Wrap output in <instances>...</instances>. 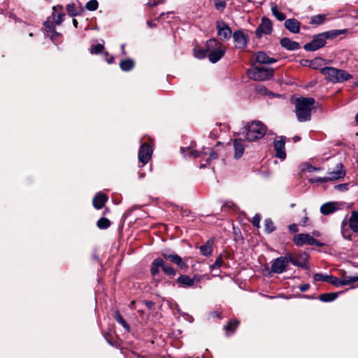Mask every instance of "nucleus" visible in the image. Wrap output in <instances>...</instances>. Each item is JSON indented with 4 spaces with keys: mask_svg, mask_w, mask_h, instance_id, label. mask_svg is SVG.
<instances>
[{
    "mask_svg": "<svg viewBox=\"0 0 358 358\" xmlns=\"http://www.w3.org/2000/svg\"><path fill=\"white\" fill-rule=\"evenodd\" d=\"M315 101L311 97H299L295 101V112L299 122L309 121Z\"/></svg>",
    "mask_w": 358,
    "mask_h": 358,
    "instance_id": "nucleus-1",
    "label": "nucleus"
},
{
    "mask_svg": "<svg viewBox=\"0 0 358 358\" xmlns=\"http://www.w3.org/2000/svg\"><path fill=\"white\" fill-rule=\"evenodd\" d=\"M267 127L259 121L248 122L243 128L242 134L250 142L255 141L264 137L266 134Z\"/></svg>",
    "mask_w": 358,
    "mask_h": 358,
    "instance_id": "nucleus-2",
    "label": "nucleus"
},
{
    "mask_svg": "<svg viewBox=\"0 0 358 358\" xmlns=\"http://www.w3.org/2000/svg\"><path fill=\"white\" fill-rule=\"evenodd\" d=\"M341 234L343 237L348 241L352 239V233L358 234V212L352 211L350 217H345L341 225Z\"/></svg>",
    "mask_w": 358,
    "mask_h": 358,
    "instance_id": "nucleus-3",
    "label": "nucleus"
},
{
    "mask_svg": "<svg viewBox=\"0 0 358 358\" xmlns=\"http://www.w3.org/2000/svg\"><path fill=\"white\" fill-rule=\"evenodd\" d=\"M320 72L327 80L333 83H343L352 78V75L345 70L331 66L321 69Z\"/></svg>",
    "mask_w": 358,
    "mask_h": 358,
    "instance_id": "nucleus-4",
    "label": "nucleus"
},
{
    "mask_svg": "<svg viewBox=\"0 0 358 358\" xmlns=\"http://www.w3.org/2000/svg\"><path fill=\"white\" fill-rule=\"evenodd\" d=\"M206 46L208 51V57L212 63L218 62L225 54L226 48L215 38L208 40Z\"/></svg>",
    "mask_w": 358,
    "mask_h": 358,
    "instance_id": "nucleus-5",
    "label": "nucleus"
},
{
    "mask_svg": "<svg viewBox=\"0 0 358 358\" xmlns=\"http://www.w3.org/2000/svg\"><path fill=\"white\" fill-rule=\"evenodd\" d=\"M247 74L250 79L254 80H265L273 77V70L268 68L253 67L248 70Z\"/></svg>",
    "mask_w": 358,
    "mask_h": 358,
    "instance_id": "nucleus-6",
    "label": "nucleus"
},
{
    "mask_svg": "<svg viewBox=\"0 0 358 358\" xmlns=\"http://www.w3.org/2000/svg\"><path fill=\"white\" fill-rule=\"evenodd\" d=\"M294 243L297 246H302L304 244L309 245L322 246L323 244L317 239L314 238L308 234H299L294 237Z\"/></svg>",
    "mask_w": 358,
    "mask_h": 358,
    "instance_id": "nucleus-7",
    "label": "nucleus"
},
{
    "mask_svg": "<svg viewBox=\"0 0 358 358\" xmlns=\"http://www.w3.org/2000/svg\"><path fill=\"white\" fill-rule=\"evenodd\" d=\"M289 262L292 263L293 265L301 267L306 268L307 263L309 259V255L306 252H302L300 254H287Z\"/></svg>",
    "mask_w": 358,
    "mask_h": 358,
    "instance_id": "nucleus-8",
    "label": "nucleus"
},
{
    "mask_svg": "<svg viewBox=\"0 0 358 358\" xmlns=\"http://www.w3.org/2000/svg\"><path fill=\"white\" fill-rule=\"evenodd\" d=\"M273 31L272 22L266 17H263L261 23L255 30V36L260 38L263 34H271Z\"/></svg>",
    "mask_w": 358,
    "mask_h": 358,
    "instance_id": "nucleus-9",
    "label": "nucleus"
},
{
    "mask_svg": "<svg viewBox=\"0 0 358 358\" xmlns=\"http://www.w3.org/2000/svg\"><path fill=\"white\" fill-rule=\"evenodd\" d=\"M289 259L287 255L275 259L271 264V271L275 273H282L288 266Z\"/></svg>",
    "mask_w": 358,
    "mask_h": 358,
    "instance_id": "nucleus-10",
    "label": "nucleus"
},
{
    "mask_svg": "<svg viewBox=\"0 0 358 358\" xmlns=\"http://www.w3.org/2000/svg\"><path fill=\"white\" fill-rule=\"evenodd\" d=\"M326 44V41L322 34H319L313 37V39L304 45V49L307 51H315Z\"/></svg>",
    "mask_w": 358,
    "mask_h": 358,
    "instance_id": "nucleus-11",
    "label": "nucleus"
},
{
    "mask_svg": "<svg viewBox=\"0 0 358 358\" xmlns=\"http://www.w3.org/2000/svg\"><path fill=\"white\" fill-rule=\"evenodd\" d=\"M217 35L221 41H227L231 38V30L229 25L222 20L216 22Z\"/></svg>",
    "mask_w": 358,
    "mask_h": 358,
    "instance_id": "nucleus-12",
    "label": "nucleus"
},
{
    "mask_svg": "<svg viewBox=\"0 0 358 358\" xmlns=\"http://www.w3.org/2000/svg\"><path fill=\"white\" fill-rule=\"evenodd\" d=\"M152 154V149L148 143H143L138 151V161L143 165L146 164L151 159Z\"/></svg>",
    "mask_w": 358,
    "mask_h": 358,
    "instance_id": "nucleus-13",
    "label": "nucleus"
},
{
    "mask_svg": "<svg viewBox=\"0 0 358 358\" xmlns=\"http://www.w3.org/2000/svg\"><path fill=\"white\" fill-rule=\"evenodd\" d=\"M336 168H337V170L336 171L330 172V173H329L328 176L324 177V178H319L316 179V181L321 182H325L329 180H338V179L343 178L345 175V173L342 169L343 165L341 164H339Z\"/></svg>",
    "mask_w": 358,
    "mask_h": 358,
    "instance_id": "nucleus-14",
    "label": "nucleus"
},
{
    "mask_svg": "<svg viewBox=\"0 0 358 358\" xmlns=\"http://www.w3.org/2000/svg\"><path fill=\"white\" fill-rule=\"evenodd\" d=\"M201 280L202 276L201 275H194L192 278H191L188 275H181L178 278L177 282L184 287H194L195 284L200 282Z\"/></svg>",
    "mask_w": 358,
    "mask_h": 358,
    "instance_id": "nucleus-15",
    "label": "nucleus"
},
{
    "mask_svg": "<svg viewBox=\"0 0 358 358\" xmlns=\"http://www.w3.org/2000/svg\"><path fill=\"white\" fill-rule=\"evenodd\" d=\"M285 144V141L283 137H280V139L275 140L273 143L274 149L276 152L275 156L281 159L286 157Z\"/></svg>",
    "mask_w": 358,
    "mask_h": 358,
    "instance_id": "nucleus-16",
    "label": "nucleus"
},
{
    "mask_svg": "<svg viewBox=\"0 0 358 358\" xmlns=\"http://www.w3.org/2000/svg\"><path fill=\"white\" fill-rule=\"evenodd\" d=\"M162 256L166 260H169L176 264L181 269L187 268V265L182 261V259L176 254H169L167 252H163Z\"/></svg>",
    "mask_w": 358,
    "mask_h": 358,
    "instance_id": "nucleus-17",
    "label": "nucleus"
},
{
    "mask_svg": "<svg viewBox=\"0 0 358 358\" xmlns=\"http://www.w3.org/2000/svg\"><path fill=\"white\" fill-rule=\"evenodd\" d=\"M233 38L235 43L236 48L241 49L246 47L247 38L243 31H236L233 34Z\"/></svg>",
    "mask_w": 358,
    "mask_h": 358,
    "instance_id": "nucleus-18",
    "label": "nucleus"
},
{
    "mask_svg": "<svg viewBox=\"0 0 358 358\" xmlns=\"http://www.w3.org/2000/svg\"><path fill=\"white\" fill-rule=\"evenodd\" d=\"M285 28L293 34L300 31L301 22L295 18L287 19L284 24Z\"/></svg>",
    "mask_w": 358,
    "mask_h": 358,
    "instance_id": "nucleus-19",
    "label": "nucleus"
},
{
    "mask_svg": "<svg viewBox=\"0 0 358 358\" xmlns=\"http://www.w3.org/2000/svg\"><path fill=\"white\" fill-rule=\"evenodd\" d=\"M107 200L108 197L105 194L98 193L93 199V206L96 209L99 210L104 206Z\"/></svg>",
    "mask_w": 358,
    "mask_h": 358,
    "instance_id": "nucleus-20",
    "label": "nucleus"
},
{
    "mask_svg": "<svg viewBox=\"0 0 358 358\" xmlns=\"http://www.w3.org/2000/svg\"><path fill=\"white\" fill-rule=\"evenodd\" d=\"M233 144L234 148V157L235 159H238L241 158L244 153L245 148L241 138H237L234 141Z\"/></svg>",
    "mask_w": 358,
    "mask_h": 358,
    "instance_id": "nucleus-21",
    "label": "nucleus"
},
{
    "mask_svg": "<svg viewBox=\"0 0 358 358\" xmlns=\"http://www.w3.org/2000/svg\"><path fill=\"white\" fill-rule=\"evenodd\" d=\"M280 45L288 50H296L300 48L299 43L292 41L289 38L286 37L281 38Z\"/></svg>",
    "mask_w": 358,
    "mask_h": 358,
    "instance_id": "nucleus-22",
    "label": "nucleus"
},
{
    "mask_svg": "<svg viewBox=\"0 0 358 358\" xmlns=\"http://www.w3.org/2000/svg\"><path fill=\"white\" fill-rule=\"evenodd\" d=\"M63 7L62 6H56L53 7V20L56 24L59 25L62 21L65 14L62 12Z\"/></svg>",
    "mask_w": 358,
    "mask_h": 358,
    "instance_id": "nucleus-23",
    "label": "nucleus"
},
{
    "mask_svg": "<svg viewBox=\"0 0 358 358\" xmlns=\"http://www.w3.org/2000/svg\"><path fill=\"white\" fill-rule=\"evenodd\" d=\"M338 203L336 202H329L323 204L320 208V212L323 215H329L338 209Z\"/></svg>",
    "mask_w": 358,
    "mask_h": 358,
    "instance_id": "nucleus-24",
    "label": "nucleus"
},
{
    "mask_svg": "<svg viewBox=\"0 0 358 358\" xmlns=\"http://www.w3.org/2000/svg\"><path fill=\"white\" fill-rule=\"evenodd\" d=\"M255 59L259 64H271L276 61L275 59L268 57L264 52H258L256 54Z\"/></svg>",
    "mask_w": 358,
    "mask_h": 358,
    "instance_id": "nucleus-25",
    "label": "nucleus"
},
{
    "mask_svg": "<svg viewBox=\"0 0 358 358\" xmlns=\"http://www.w3.org/2000/svg\"><path fill=\"white\" fill-rule=\"evenodd\" d=\"M347 31L346 29H334L322 33L324 39H334L340 34H345Z\"/></svg>",
    "mask_w": 358,
    "mask_h": 358,
    "instance_id": "nucleus-26",
    "label": "nucleus"
},
{
    "mask_svg": "<svg viewBox=\"0 0 358 358\" xmlns=\"http://www.w3.org/2000/svg\"><path fill=\"white\" fill-rule=\"evenodd\" d=\"M134 61L131 59H123L120 62V67L123 71H131L134 67Z\"/></svg>",
    "mask_w": 358,
    "mask_h": 358,
    "instance_id": "nucleus-27",
    "label": "nucleus"
},
{
    "mask_svg": "<svg viewBox=\"0 0 358 358\" xmlns=\"http://www.w3.org/2000/svg\"><path fill=\"white\" fill-rule=\"evenodd\" d=\"M162 264V258H157L154 259V261L152 263L151 268H150V273L152 276H155L157 275L159 272V268H161Z\"/></svg>",
    "mask_w": 358,
    "mask_h": 358,
    "instance_id": "nucleus-28",
    "label": "nucleus"
},
{
    "mask_svg": "<svg viewBox=\"0 0 358 358\" xmlns=\"http://www.w3.org/2000/svg\"><path fill=\"white\" fill-rule=\"evenodd\" d=\"M213 241L208 240L204 245L200 247L201 253L204 256H209L212 253Z\"/></svg>",
    "mask_w": 358,
    "mask_h": 358,
    "instance_id": "nucleus-29",
    "label": "nucleus"
},
{
    "mask_svg": "<svg viewBox=\"0 0 358 358\" xmlns=\"http://www.w3.org/2000/svg\"><path fill=\"white\" fill-rule=\"evenodd\" d=\"M338 296V293L331 292V293H324L322 294L319 296V299L320 301L324 302H330L335 300Z\"/></svg>",
    "mask_w": 358,
    "mask_h": 358,
    "instance_id": "nucleus-30",
    "label": "nucleus"
},
{
    "mask_svg": "<svg viewBox=\"0 0 358 358\" xmlns=\"http://www.w3.org/2000/svg\"><path fill=\"white\" fill-rule=\"evenodd\" d=\"M162 271L169 275L174 276L176 273V270L169 264L166 263L162 259V264L161 266Z\"/></svg>",
    "mask_w": 358,
    "mask_h": 358,
    "instance_id": "nucleus-31",
    "label": "nucleus"
},
{
    "mask_svg": "<svg viewBox=\"0 0 358 358\" xmlns=\"http://www.w3.org/2000/svg\"><path fill=\"white\" fill-rule=\"evenodd\" d=\"M181 152L185 157H197L199 156L198 152L189 147L181 148Z\"/></svg>",
    "mask_w": 358,
    "mask_h": 358,
    "instance_id": "nucleus-32",
    "label": "nucleus"
},
{
    "mask_svg": "<svg viewBox=\"0 0 358 358\" xmlns=\"http://www.w3.org/2000/svg\"><path fill=\"white\" fill-rule=\"evenodd\" d=\"M271 13L276 17V19L279 21H283L285 20V15L279 11L276 5H274L271 7Z\"/></svg>",
    "mask_w": 358,
    "mask_h": 358,
    "instance_id": "nucleus-33",
    "label": "nucleus"
},
{
    "mask_svg": "<svg viewBox=\"0 0 358 358\" xmlns=\"http://www.w3.org/2000/svg\"><path fill=\"white\" fill-rule=\"evenodd\" d=\"M110 221L106 217L100 218L96 222V225L100 229H106L110 226Z\"/></svg>",
    "mask_w": 358,
    "mask_h": 358,
    "instance_id": "nucleus-34",
    "label": "nucleus"
},
{
    "mask_svg": "<svg viewBox=\"0 0 358 358\" xmlns=\"http://www.w3.org/2000/svg\"><path fill=\"white\" fill-rule=\"evenodd\" d=\"M265 231L267 234H271L275 230V227L273 222L270 218H266L264 220Z\"/></svg>",
    "mask_w": 358,
    "mask_h": 358,
    "instance_id": "nucleus-35",
    "label": "nucleus"
},
{
    "mask_svg": "<svg viewBox=\"0 0 358 358\" xmlns=\"http://www.w3.org/2000/svg\"><path fill=\"white\" fill-rule=\"evenodd\" d=\"M325 20H326L325 15L319 14V15L313 16L310 19V23L313 24H321L325 21Z\"/></svg>",
    "mask_w": 358,
    "mask_h": 358,
    "instance_id": "nucleus-36",
    "label": "nucleus"
},
{
    "mask_svg": "<svg viewBox=\"0 0 358 358\" xmlns=\"http://www.w3.org/2000/svg\"><path fill=\"white\" fill-rule=\"evenodd\" d=\"M115 319L117 322L121 324L127 331H129L130 330L129 325L126 322L119 311L115 312Z\"/></svg>",
    "mask_w": 358,
    "mask_h": 358,
    "instance_id": "nucleus-37",
    "label": "nucleus"
},
{
    "mask_svg": "<svg viewBox=\"0 0 358 358\" xmlns=\"http://www.w3.org/2000/svg\"><path fill=\"white\" fill-rule=\"evenodd\" d=\"M238 324L239 322L237 320H230L227 322V324L224 326V328L227 331L234 332L237 328Z\"/></svg>",
    "mask_w": 358,
    "mask_h": 358,
    "instance_id": "nucleus-38",
    "label": "nucleus"
},
{
    "mask_svg": "<svg viewBox=\"0 0 358 358\" xmlns=\"http://www.w3.org/2000/svg\"><path fill=\"white\" fill-rule=\"evenodd\" d=\"M341 280L342 282V286L351 285L358 281V276H343Z\"/></svg>",
    "mask_w": 358,
    "mask_h": 358,
    "instance_id": "nucleus-39",
    "label": "nucleus"
},
{
    "mask_svg": "<svg viewBox=\"0 0 358 358\" xmlns=\"http://www.w3.org/2000/svg\"><path fill=\"white\" fill-rule=\"evenodd\" d=\"M327 282L334 285L336 287L342 286V282H341V279H339L334 275H329V276L328 278Z\"/></svg>",
    "mask_w": 358,
    "mask_h": 358,
    "instance_id": "nucleus-40",
    "label": "nucleus"
},
{
    "mask_svg": "<svg viewBox=\"0 0 358 358\" xmlns=\"http://www.w3.org/2000/svg\"><path fill=\"white\" fill-rule=\"evenodd\" d=\"M99 3L96 0H90L86 3L85 8L91 11L96 10L98 8Z\"/></svg>",
    "mask_w": 358,
    "mask_h": 358,
    "instance_id": "nucleus-41",
    "label": "nucleus"
},
{
    "mask_svg": "<svg viewBox=\"0 0 358 358\" xmlns=\"http://www.w3.org/2000/svg\"><path fill=\"white\" fill-rule=\"evenodd\" d=\"M214 5L217 10L222 12L227 6L226 1L222 0H214Z\"/></svg>",
    "mask_w": 358,
    "mask_h": 358,
    "instance_id": "nucleus-42",
    "label": "nucleus"
},
{
    "mask_svg": "<svg viewBox=\"0 0 358 358\" xmlns=\"http://www.w3.org/2000/svg\"><path fill=\"white\" fill-rule=\"evenodd\" d=\"M104 49V46L102 44H96L92 45L90 48V52L92 54H99L101 53Z\"/></svg>",
    "mask_w": 358,
    "mask_h": 358,
    "instance_id": "nucleus-43",
    "label": "nucleus"
},
{
    "mask_svg": "<svg viewBox=\"0 0 358 358\" xmlns=\"http://www.w3.org/2000/svg\"><path fill=\"white\" fill-rule=\"evenodd\" d=\"M255 90L256 92L259 94H262V95H270L272 93L271 92H269L264 85H258L256 86V88H255Z\"/></svg>",
    "mask_w": 358,
    "mask_h": 358,
    "instance_id": "nucleus-44",
    "label": "nucleus"
},
{
    "mask_svg": "<svg viewBox=\"0 0 358 358\" xmlns=\"http://www.w3.org/2000/svg\"><path fill=\"white\" fill-rule=\"evenodd\" d=\"M207 52H208V51L207 50V47L206 46V48L203 50H195L194 56L199 59H203L207 56Z\"/></svg>",
    "mask_w": 358,
    "mask_h": 358,
    "instance_id": "nucleus-45",
    "label": "nucleus"
},
{
    "mask_svg": "<svg viewBox=\"0 0 358 358\" xmlns=\"http://www.w3.org/2000/svg\"><path fill=\"white\" fill-rule=\"evenodd\" d=\"M66 10H67L68 14L71 17L76 16L78 14L76 10V6H75L74 3L68 4L66 6Z\"/></svg>",
    "mask_w": 358,
    "mask_h": 358,
    "instance_id": "nucleus-46",
    "label": "nucleus"
},
{
    "mask_svg": "<svg viewBox=\"0 0 358 358\" xmlns=\"http://www.w3.org/2000/svg\"><path fill=\"white\" fill-rule=\"evenodd\" d=\"M44 26L48 36H49V33H51L55 29L54 23L48 20L44 22Z\"/></svg>",
    "mask_w": 358,
    "mask_h": 358,
    "instance_id": "nucleus-47",
    "label": "nucleus"
},
{
    "mask_svg": "<svg viewBox=\"0 0 358 358\" xmlns=\"http://www.w3.org/2000/svg\"><path fill=\"white\" fill-rule=\"evenodd\" d=\"M224 264V259L222 257H218L215 263L211 266V269L218 268Z\"/></svg>",
    "mask_w": 358,
    "mask_h": 358,
    "instance_id": "nucleus-48",
    "label": "nucleus"
},
{
    "mask_svg": "<svg viewBox=\"0 0 358 358\" xmlns=\"http://www.w3.org/2000/svg\"><path fill=\"white\" fill-rule=\"evenodd\" d=\"M329 275H323L322 273H316L314 275V279L317 281L327 282Z\"/></svg>",
    "mask_w": 358,
    "mask_h": 358,
    "instance_id": "nucleus-49",
    "label": "nucleus"
},
{
    "mask_svg": "<svg viewBox=\"0 0 358 358\" xmlns=\"http://www.w3.org/2000/svg\"><path fill=\"white\" fill-rule=\"evenodd\" d=\"M260 220H261V216L257 214L252 217V224H253V226L259 228Z\"/></svg>",
    "mask_w": 358,
    "mask_h": 358,
    "instance_id": "nucleus-50",
    "label": "nucleus"
},
{
    "mask_svg": "<svg viewBox=\"0 0 358 358\" xmlns=\"http://www.w3.org/2000/svg\"><path fill=\"white\" fill-rule=\"evenodd\" d=\"M162 2L163 1H160V0H149L148 1V3H146V5L148 7H152V6H157L159 3H162Z\"/></svg>",
    "mask_w": 358,
    "mask_h": 358,
    "instance_id": "nucleus-51",
    "label": "nucleus"
},
{
    "mask_svg": "<svg viewBox=\"0 0 358 358\" xmlns=\"http://www.w3.org/2000/svg\"><path fill=\"white\" fill-rule=\"evenodd\" d=\"M289 229L291 232L295 233L298 231V227L296 224H292L289 226Z\"/></svg>",
    "mask_w": 358,
    "mask_h": 358,
    "instance_id": "nucleus-52",
    "label": "nucleus"
},
{
    "mask_svg": "<svg viewBox=\"0 0 358 358\" xmlns=\"http://www.w3.org/2000/svg\"><path fill=\"white\" fill-rule=\"evenodd\" d=\"M310 288L309 284H303L299 286V289L301 292H306Z\"/></svg>",
    "mask_w": 358,
    "mask_h": 358,
    "instance_id": "nucleus-53",
    "label": "nucleus"
},
{
    "mask_svg": "<svg viewBox=\"0 0 358 358\" xmlns=\"http://www.w3.org/2000/svg\"><path fill=\"white\" fill-rule=\"evenodd\" d=\"M50 34H51L49 35V36L52 41H54L55 36H59L60 35L58 32L56 31L55 29Z\"/></svg>",
    "mask_w": 358,
    "mask_h": 358,
    "instance_id": "nucleus-54",
    "label": "nucleus"
},
{
    "mask_svg": "<svg viewBox=\"0 0 358 358\" xmlns=\"http://www.w3.org/2000/svg\"><path fill=\"white\" fill-rule=\"evenodd\" d=\"M217 157H218L217 154L216 152H213L210 153V157L208 159V161L215 159Z\"/></svg>",
    "mask_w": 358,
    "mask_h": 358,
    "instance_id": "nucleus-55",
    "label": "nucleus"
},
{
    "mask_svg": "<svg viewBox=\"0 0 358 358\" xmlns=\"http://www.w3.org/2000/svg\"><path fill=\"white\" fill-rule=\"evenodd\" d=\"M145 303L149 309H152L155 305V303L151 301H146Z\"/></svg>",
    "mask_w": 358,
    "mask_h": 358,
    "instance_id": "nucleus-56",
    "label": "nucleus"
},
{
    "mask_svg": "<svg viewBox=\"0 0 358 358\" xmlns=\"http://www.w3.org/2000/svg\"><path fill=\"white\" fill-rule=\"evenodd\" d=\"M308 171L309 172H313V171H317V170H319V168H316L312 165H309L307 168Z\"/></svg>",
    "mask_w": 358,
    "mask_h": 358,
    "instance_id": "nucleus-57",
    "label": "nucleus"
},
{
    "mask_svg": "<svg viewBox=\"0 0 358 358\" xmlns=\"http://www.w3.org/2000/svg\"><path fill=\"white\" fill-rule=\"evenodd\" d=\"M147 24L148 25V27H150V28H152V27H157V24L153 23L152 21H150L148 20L147 22Z\"/></svg>",
    "mask_w": 358,
    "mask_h": 358,
    "instance_id": "nucleus-58",
    "label": "nucleus"
},
{
    "mask_svg": "<svg viewBox=\"0 0 358 358\" xmlns=\"http://www.w3.org/2000/svg\"><path fill=\"white\" fill-rule=\"evenodd\" d=\"M114 60H115L114 57H110V58H108L107 59V62L108 64H113L114 62Z\"/></svg>",
    "mask_w": 358,
    "mask_h": 358,
    "instance_id": "nucleus-59",
    "label": "nucleus"
},
{
    "mask_svg": "<svg viewBox=\"0 0 358 358\" xmlns=\"http://www.w3.org/2000/svg\"><path fill=\"white\" fill-rule=\"evenodd\" d=\"M308 220V217L306 216V215L303 217L302 219V222H303V224H306L307 221Z\"/></svg>",
    "mask_w": 358,
    "mask_h": 358,
    "instance_id": "nucleus-60",
    "label": "nucleus"
},
{
    "mask_svg": "<svg viewBox=\"0 0 358 358\" xmlns=\"http://www.w3.org/2000/svg\"><path fill=\"white\" fill-rule=\"evenodd\" d=\"M73 26H74L76 28H77V27H78V21H77L76 19H73Z\"/></svg>",
    "mask_w": 358,
    "mask_h": 358,
    "instance_id": "nucleus-61",
    "label": "nucleus"
},
{
    "mask_svg": "<svg viewBox=\"0 0 358 358\" xmlns=\"http://www.w3.org/2000/svg\"><path fill=\"white\" fill-rule=\"evenodd\" d=\"M213 315L214 317H219V318L220 317V314L219 313H217V312H214V313H213Z\"/></svg>",
    "mask_w": 358,
    "mask_h": 358,
    "instance_id": "nucleus-62",
    "label": "nucleus"
},
{
    "mask_svg": "<svg viewBox=\"0 0 358 358\" xmlns=\"http://www.w3.org/2000/svg\"><path fill=\"white\" fill-rule=\"evenodd\" d=\"M293 139H294V141L295 142H296L297 141H299V140L300 139V137H299V136H296L294 137V138H293Z\"/></svg>",
    "mask_w": 358,
    "mask_h": 358,
    "instance_id": "nucleus-63",
    "label": "nucleus"
},
{
    "mask_svg": "<svg viewBox=\"0 0 358 358\" xmlns=\"http://www.w3.org/2000/svg\"><path fill=\"white\" fill-rule=\"evenodd\" d=\"M355 120L358 123V113L355 116Z\"/></svg>",
    "mask_w": 358,
    "mask_h": 358,
    "instance_id": "nucleus-64",
    "label": "nucleus"
}]
</instances>
